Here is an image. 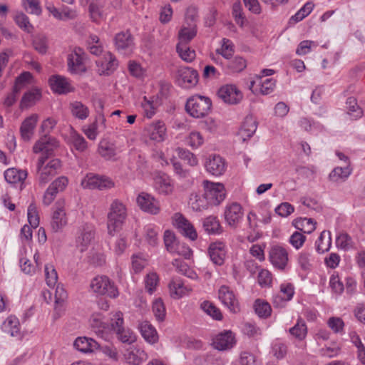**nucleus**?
Wrapping results in <instances>:
<instances>
[{
	"label": "nucleus",
	"instance_id": "f257e3e1",
	"mask_svg": "<svg viewBox=\"0 0 365 365\" xmlns=\"http://www.w3.org/2000/svg\"><path fill=\"white\" fill-rule=\"evenodd\" d=\"M127 215L125 205L119 200H114L107 215V228L110 235L113 236L122 228Z\"/></svg>",
	"mask_w": 365,
	"mask_h": 365
},
{
	"label": "nucleus",
	"instance_id": "f03ea898",
	"mask_svg": "<svg viewBox=\"0 0 365 365\" xmlns=\"http://www.w3.org/2000/svg\"><path fill=\"white\" fill-rule=\"evenodd\" d=\"M60 160L53 158L46 163L43 157L39 158L37 163V180L40 185H45L50 180L57 174L61 168Z\"/></svg>",
	"mask_w": 365,
	"mask_h": 365
},
{
	"label": "nucleus",
	"instance_id": "7ed1b4c3",
	"mask_svg": "<svg viewBox=\"0 0 365 365\" xmlns=\"http://www.w3.org/2000/svg\"><path fill=\"white\" fill-rule=\"evenodd\" d=\"M211 100L202 96H194L189 98L185 104V110L193 118H203L211 109Z\"/></svg>",
	"mask_w": 365,
	"mask_h": 365
},
{
	"label": "nucleus",
	"instance_id": "20e7f679",
	"mask_svg": "<svg viewBox=\"0 0 365 365\" xmlns=\"http://www.w3.org/2000/svg\"><path fill=\"white\" fill-rule=\"evenodd\" d=\"M204 193L210 206L220 205L226 197L225 186L220 182L205 180L202 182Z\"/></svg>",
	"mask_w": 365,
	"mask_h": 365
},
{
	"label": "nucleus",
	"instance_id": "39448f33",
	"mask_svg": "<svg viewBox=\"0 0 365 365\" xmlns=\"http://www.w3.org/2000/svg\"><path fill=\"white\" fill-rule=\"evenodd\" d=\"M90 287L93 292L100 295H106L110 298L118 296L117 288L106 276H98L93 278Z\"/></svg>",
	"mask_w": 365,
	"mask_h": 365
},
{
	"label": "nucleus",
	"instance_id": "423d86ee",
	"mask_svg": "<svg viewBox=\"0 0 365 365\" xmlns=\"http://www.w3.org/2000/svg\"><path fill=\"white\" fill-rule=\"evenodd\" d=\"M175 82L182 88H192L198 82L197 71L187 66H180L175 76Z\"/></svg>",
	"mask_w": 365,
	"mask_h": 365
},
{
	"label": "nucleus",
	"instance_id": "0eeeda50",
	"mask_svg": "<svg viewBox=\"0 0 365 365\" xmlns=\"http://www.w3.org/2000/svg\"><path fill=\"white\" fill-rule=\"evenodd\" d=\"M86 55L82 48L78 47L68 55V69L73 74H81L86 71L84 63Z\"/></svg>",
	"mask_w": 365,
	"mask_h": 365
},
{
	"label": "nucleus",
	"instance_id": "6e6552de",
	"mask_svg": "<svg viewBox=\"0 0 365 365\" xmlns=\"http://www.w3.org/2000/svg\"><path fill=\"white\" fill-rule=\"evenodd\" d=\"M31 78L32 75L31 73L24 72L16 79L12 91L8 93L4 101L3 104L5 107L10 108L16 102L19 93Z\"/></svg>",
	"mask_w": 365,
	"mask_h": 365
},
{
	"label": "nucleus",
	"instance_id": "1a4fd4ad",
	"mask_svg": "<svg viewBox=\"0 0 365 365\" xmlns=\"http://www.w3.org/2000/svg\"><path fill=\"white\" fill-rule=\"evenodd\" d=\"M84 188L100 190L110 189L114 187L113 181L108 177L88 174L81 182Z\"/></svg>",
	"mask_w": 365,
	"mask_h": 365
},
{
	"label": "nucleus",
	"instance_id": "9d476101",
	"mask_svg": "<svg viewBox=\"0 0 365 365\" xmlns=\"http://www.w3.org/2000/svg\"><path fill=\"white\" fill-rule=\"evenodd\" d=\"M95 237V227L93 225L85 223L81 225L77 232L76 244L79 250L86 251Z\"/></svg>",
	"mask_w": 365,
	"mask_h": 365
},
{
	"label": "nucleus",
	"instance_id": "9b49d317",
	"mask_svg": "<svg viewBox=\"0 0 365 365\" xmlns=\"http://www.w3.org/2000/svg\"><path fill=\"white\" fill-rule=\"evenodd\" d=\"M173 225L185 237L195 241L197 233L193 225L182 214L175 213L173 217Z\"/></svg>",
	"mask_w": 365,
	"mask_h": 365
},
{
	"label": "nucleus",
	"instance_id": "f8f14e48",
	"mask_svg": "<svg viewBox=\"0 0 365 365\" xmlns=\"http://www.w3.org/2000/svg\"><path fill=\"white\" fill-rule=\"evenodd\" d=\"M66 202L64 200H58L55 205L53 212L51 226L54 232H58L64 227L68 222L66 212Z\"/></svg>",
	"mask_w": 365,
	"mask_h": 365
},
{
	"label": "nucleus",
	"instance_id": "ddd939ff",
	"mask_svg": "<svg viewBox=\"0 0 365 365\" xmlns=\"http://www.w3.org/2000/svg\"><path fill=\"white\" fill-rule=\"evenodd\" d=\"M51 91L58 95H66L75 91L71 81L61 75H52L48 79Z\"/></svg>",
	"mask_w": 365,
	"mask_h": 365
},
{
	"label": "nucleus",
	"instance_id": "4468645a",
	"mask_svg": "<svg viewBox=\"0 0 365 365\" xmlns=\"http://www.w3.org/2000/svg\"><path fill=\"white\" fill-rule=\"evenodd\" d=\"M58 146L59 142L55 138L48 135H43L34 144L33 150L35 153H43V155H45L43 157L47 160Z\"/></svg>",
	"mask_w": 365,
	"mask_h": 365
},
{
	"label": "nucleus",
	"instance_id": "2eb2a0df",
	"mask_svg": "<svg viewBox=\"0 0 365 365\" xmlns=\"http://www.w3.org/2000/svg\"><path fill=\"white\" fill-rule=\"evenodd\" d=\"M68 184V180L65 176H61L53 180L46 189L43 202L45 205H49L55 199L58 192H63Z\"/></svg>",
	"mask_w": 365,
	"mask_h": 365
},
{
	"label": "nucleus",
	"instance_id": "dca6fc26",
	"mask_svg": "<svg viewBox=\"0 0 365 365\" xmlns=\"http://www.w3.org/2000/svg\"><path fill=\"white\" fill-rule=\"evenodd\" d=\"M205 168L206 171L215 177L222 175L227 170L225 160L219 155H211L205 160Z\"/></svg>",
	"mask_w": 365,
	"mask_h": 365
},
{
	"label": "nucleus",
	"instance_id": "f3484780",
	"mask_svg": "<svg viewBox=\"0 0 365 365\" xmlns=\"http://www.w3.org/2000/svg\"><path fill=\"white\" fill-rule=\"evenodd\" d=\"M269 259L275 268L284 270L289 260L288 252L281 246H273L269 252Z\"/></svg>",
	"mask_w": 365,
	"mask_h": 365
},
{
	"label": "nucleus",
	"instance_id": "a211bd4d",
	"mask_svg": "<svg viewBox=\"0 0 365 365\" xmlns=\"http://www.w3.org/2000/svg\"><path fill=\"white\" fill-rule=\"evenodd\" d=\"M225 219L228 225L231 227H237L243 217V210L238 202H231L226 205L225 210Z\"/></svg>",
	"mask_w": 365,
	"mask_h": 365
},
{
	"label": "nucleus",
	"instance_id": "6ab92c4d",
	"mask_svg": "<svg viewBox=\"0 0 365 365\" xmlns=\"http://www.w3.org/2000/svg\"><path fill=\"white\" fill-rule=\"evenodd\" d=\"M236 344L235 335L231 331L225 330L218 333L212 339V346L219 351H227Z\"/></svg>",
	"mask_w": 365,
	"mask_h": 365
},
{
	"label": "nucleus",
	"instance_id": "aec40b11",
	"mask_svg": "<svg viewBox=\"0 0 365 365\" xmlns=\"http://www.w3.org/2000/svg\"><path fill=\"white\" fill-rule=\"evenodd\" d=\"M116 49L123 55H130L135 47L133 38L128 31H122L115 36Z\"/></svg>",
	"mask_w": 365,
	"mask_h": 365
},
{
	"label": "nucleus",
	"instance_id": "412c9836",
	"mask_svg": "<svg viewBox=\"0 0 365 365\" xmlns=\"http://www.w3.org/2000/svg\"><path fill=\"white\" fill-rule=\"evenodd\" d=\"M217 95L225 103L229 104H237L242 98V93L234 85L222 86L217 92Z\"/></svg>",
	"mask_w": 365,
	"mask_h": 365
},
{
	"label": "nucleus",
	"instance_id": "4be33fe9",
	"mask_svg": "<svg viewBox=\"0 0 365 365\" xmlns=\"http://www.w3.org/2000/svg\"><path fill=\"white\" fill-rule=\"evenodd\" d=\"M219 299L232 312L236 313L239 312V303L235 297L232 290L227 286L222 285L218 291Z\"/></svg>",
	"mask_w": 365,
	"mask_h": 365
},
{
	"label": "nucleus",
	"instance_id": "5701e85b",
	"mask_svg": "<svg viewBox=\"0 0 365 365\" xmlns=\"http://www.w3.org/2000/svg\"><path fill=\"white\" fill-rule=\"evenodd\" d=\"M46 9L50 14L59 21L73 20L77 17L76 11L66 6H62L58 9L53 4L48 3L46 5Z\"/></svg>",
	"mask_w": 365,
	"mask_h": 365
},
{
	"label": "nucleus",
	"instance_id": "b1692460",
	"mask_svg": "<svg viewBox=\"0 0 365 365\" xmlns=\"http://www.w3.org/2000/svg\"><path fill=\"white\" fill-rule=\"evenodd\" d=\"M96 65L100 75H109L116 69L118 61L110 52H107L103 58L96 61Z\"/></svg>",
	"mask_w": 365,
	"mask_h": 365
},
{
	"label": "nucleus",
	"instance_id": "393cba45",
	"mask_svg": "<svg viewBox=\"0 0 365 365\" xmlns=\"http://www.w3.org/2000/svg\"><path fill=\"white\" fill-rule=\"evenodd\" d=\"M123 359L128 365H141L147 359V354L140 348L130 346L125 350Z\"/></svg>",
	"mask_w": 365,
	"mask_h": 365
},
{
	"label": "nucleus",
	"instance_id": "a878e982",
	"mask_svg": "<svg viewBox=\"0 0 365 365\" xmlns=\"http://www.w3.org/2000/svg\"><path fill=\"white\" fill-rule=\"evenodd\" d=\"M294 294V287L291 283L282 284L279 294L273 298V304L275 307H284L293 298Z\"/></svg>",
	"mask_w": 365,
	"mask_h": 365
},
{
	"label": "nucleus",
	"instance_id": "bb28decb",
	"mask_svg": "<svg viewBox=\"0 0 365 365\" xmlns=\"http://www.w3.org/2000/svg\"><path fill=\"white\" fill-rule=\"evenodd\" d=\"M208 253L212 262L216 265L223 264L226 256V247L222 242L211 243L208 248Z\"/></svg>",
	"mask_w": 365,
	"mask_h": 365
},
{
	"label": "nucleus",
	"instance_id": "cd10ccee",
	"mask_svg": "<svg viewBox=\"0 0 365 365\" xmlns=\"http://www.w3.org/2000/svg\"><path fill=\"white\" fill-rule=\"evenodd\" d=\"M136 202L140 208L150 214H157L159 208L156 200L150 194L141 192L138 195Z\"/></svg>",
	"mask_w": 365,
	"mask_h": 365
},
{
	"label": "nucleus",
	"instance_id": "c85d7f7f",
	"mask_svg": "<svg viewBox=\"0 0 365 365\" xmlns=\"http://www.w3.org/2000/svg\"><path fill=\"white\" fill-rule=\"evenodd\" d=\"M38 120L37 114H32L27 117L20 127L21 137L24 141H29L34 133L36 123Z\"/></svg>",
	"mask_w": 365,
	"mask_h": 365
},
{
	"label": "nucleus",
	"instance_id": "c756f323",
	"mask_svg": "<svg viewBox=\"0 0 365 365\" xmlns=\"http://www.w3.org/2000/svg\"><path fill=\"white\" fill-rule=\"evenodd\" d=\"M257 128V122L255 118L252 115H248L245 118L238 135L243 141H245L255 134Z\"/></svg>",
	"mask_w": 365,
	"mask_h": 365
},
{
	"label": "nucleus",
	"instance_id": "7c9ffc66",
	"mask_svg": "<svg viewBox=\"0 0 365 365\" xmlns=\"http://www.w3.org/2000/svg\"><path fill=\"white\" fill-rule=\"evenodd\" d=\"M168 288L170 296L174 299H180L191 291L180 277H173L168 284Z\"/></svg>",
	"mask_w": 365,
	"mask_h": 365
},
{
	"label": "nucleus",
	"instance_id": "2f4dec72",
	"mask_svg": "<svg viewBox=\"0 0 365 365\" xmlns=\"http://www.w3.org/2000/svg\"><path fill=\"white\" fill-rule=\"evenodd\" d=\"M188 205L195 212H202L210 206L205 193L201 195L197 192L190 193Z\"/></svg>",
	"mask_w": 365,
	"mask_h": 365
},
{
	"label": "nucleus",
	"instance_id": "473e14b6",
	"mask_svg": "<svg viewBox=\"0 0 365 365\" xmlns=\"http://www.w3.org/2000/svg\"><path fill=\"white\" fill-rule=\"evenodd\" d=\"M73 346L83 353H91L98 350L100 344L91 338L78 337L73 342Z\"/></svg>",
	"mask_w": 365,
	"mask_h": 365
},
{
	"label": "nucleus",
	"instance_id": "72a5a7b5",
	"mask_svg": "<svg viewBox=\"0 0 365 365\" xmlns=\"http://www.w3.org/2000/svg\"><path fill=\"white\" fill-rule=\"evenodd\" d=\"M197 32V25L195 23H187L184 24L178 33V44H187L196 36Z\"/></svg>",
	"mask_w": 365,
	"mask_h": 365
},
{
	"label": "nucleus",
	"instance_id": "f704fd0d",
	"mask_svg": "<svg viewBox=\"0 0 365 365\" xmlns=\"http://www.w3.org/2000/svg\"><path fill=\"white\" fill-rule=\"evenodd\" d=\"M220 64L225 68L227 73H238L246 68V61L240 56H235L224 62L221 61Z\"/></svg>",
	"mask_w": 365,
	"mask_h": 365
},
{
	"label": "nucleus",
	"instance_id": "c9c22d12",
	"mask_svg": "<svg viewBox=\"0 0 365 365\" xmlns=\"http://www.w3.org/2000/svg\"><path fill=\"white\" fill-rule=\"evenodd\" d=\"M255 86L259 87V92L261 94L268 95L274 91L276 86V81L272 78L263 80L259 77V80L251 81L250 88H254Z\"/></svg>",
	"mask_w": 365,
	"mask_h": 365
},
{
	"label": "nucleus",
	"instance_id": "e433bc0d",
	"mask_svg": "<svg viewBox=\"0 0 365 365\" xmlns=\"http://www.w3.org/2000/svg\"><path fill=\"white\" fill-rule=\"evenodd\" d=\"M176 192L175 180L167 174H161V195L173 198L175 196Z\"/></svg>",
	"mask_w": 365,
	"mask_h": 365
},
{
	"label": "nucleus",
	"instance_id": "4c0bfd02",
	"mask_svg": "<svg viewBox=\"0 0 365 365\" xmlns=\"http://www.w3.org/2000/svg\"><path fill=\"white\" fill-rule=\"evenodd\" d=\"M139 329L142 336L149 343H155L158 339V334L155 328L148 321L141 322Z\"/></svg>",
	"mask_w": 365,
	"mask_h": 365
},
{
	"label": "nucleus",
	"instance_id": "58836bf2",
	"mask_svg": "<svg viewBox=\"0 0 365 365\" xmlns=\"http://www.w3.org/2000/svg\"><path fill=\"white\" fill-rule=\"evenodd\" d=\"M28 173L25 170L9 168L4 172V178L10 184L23 183Z\"/></svg>",
	"mask_w": 365,
	"mask_h": 365
},
{
	"label": "nucleus",
	"instance_id": "ea45409f",
	"mask_svg": "<svg viewBox=\"0 0 365 365\" xmlns=\"http://www.w3.org/2000/svg\"><path fill=\"white\" fill-rule=\"evenodd\" d=\"M145 136L148 144L150 145H156L160 138V121H156L148 125L145 129Z\"/></svg>",
	"mask_w": 365,
	"mask_h": 365
},
{
	"label": "nucleus",
	"instance_id": "a19ab883",
	"mask_svg": "<svg viewBox=\"0 0 365 365\" xmlns=\"http://www.w3.org/2000/svg\"><path fill=\"white\" fill-rule=\"evenodd\" d=\"M2 329L11 336H18L20 335V324L17 317L9 316L6 318L2 325Z\"/></svg>",
	"mask_w": 365,
	"mask_h": 365
},
{
	"label": "nucleus",
	"instance_id": "79ce46f5",
	"mask_svg": "<svg viewBox=\"0 0 365 365\" xmlns=\"http://www.w3.org/2000/svg\"><path fill=\"white\" fill-rule=\"evenodd\" d=\"M289 333L298 341L304 340L307 334V327L304 321L299 317L295 325L289 329Z\"/></svg>",
	"mask_w": 365,
	"mask_h": 365
},
{
	"label": "nucleus",
	"instance_id": "37998d69",
	"mask_svg": "<svg viewBox=\"0 0 365 365\" xmlns=\"http://www.w3.org/2000/svg\"><path fill=\"white\" fill-rule=\"evenodd\" d=\"M202 226L205 231L209 235L220 234L222 228L220 222L215 216H208L203 220Z\"/></svg>",
	"mask_w": 365,
	"mask_h": 365
},
{
	"label": "nucleus",
	"instance_id": "c03bdc74",
	"mask_svg": "<svg viewBox=\"0 0 365 365\" xmlns=\"http://www.w3.org/2000/svg\"><path fill=\"white\" fill-rule=\"evenodd\" d=\"M352 169L349 165L345 167H336L329 173V178L332 182L345 181L351 174Z\"/></svg>",
	"mask_w": 365,
	"mask_h": 365
},
{
	"label": "nucleus",
	"instance_id": "a18cd8bd",
	"mask_svg": "<svg viewBox=\"0 0 365 365\" xmlns=\"http://www.w3.org/2000/svg\"><path fill=\"white\" fill-rule=\"evenodd\" d=\"M331 245V232L329 231H323L316 240V250L319 253H324L328 251Z\"/></svg>",
	"mask_w": 365,
	"mask_h": 365
},
{
	"label": "nucleus",
	"instance_id": "49530a36",
	"mask_svg": "<svg viewBox=\"0 0 365 365\" xmlns=\"http://www.w3.org/2000/svg\"><path fill=\"white\" fill-rule=\"evenodd\" d=\"M41 98V92L34 88L26 92L20 102V108L24 109L33 106Z\"/></svg>",
	"mask_w": 365,
	"mask_h": 365
},
{
	"label": "nucleus",
	"instance_id": "de8ad7c7",
	"mask_svg": "<svg viewBox=\"0 0 365 365\" xmlns=\"http://www.w3.org/2000/svg\"><path fill=\"white\" fill-rule=\"evenodd\" d=\"M314 4L312 1H307L297 13L289 19V24L294 25L307 17L313 10Z\"/></svg>",
	"mask_w": 365,
	"mask_h": 365
},
{
	"label": "nucleus",
	"instance_id": "09e8293b",
	"mask_svg": "<svg viewBox=\"0 0 365 365\" xmlns=\"http://www.w3.org/2000/svg\"><path fill=\"white\" fill-rule=\"evenodd\" d=\"M70 110L72 115L79 120L86 119L90 113L88 108L86 105L77 101L70 103Z\"/></svg>",
	"mask_w": 365,
	"mask_h": 365
},
{
	"label": "nucleus",
	"instance_id": "8fccbe9b",
	"mask_svg": "<svg viewBox=\"0 0 365 365\" xmlns=\"http://www.w3.org/2000/svg\"><path fill=\"white\" fill-rule=\"evenodd\" d=\"M200 308L215 320L221 321L223 319L220 309L210 301H203L200 304Z\"/></svg>",
	"mask_w": 365,
	"mask_h": 365
},
{
	"label": "nucleus",
	"instance_id": "3c124183",
	"mask_svg": "<svg viewBox=\"0 0 365 365\" xmlns=\"http://www.w3.org/2000/svg\"><path fill=\"white\" fill-rule=\"evenodd\" d=\"M176 51L180 58L186 63H191L195 58V50L187 44H177Z\"/></svg>",
	"mask_w": 365,
	"mask_h": 365
},
{
	"label": "nucleus",
	"instance_id": "603ef678",
	"mask_svg": "<svg viewBox=\"0 0 365 365\" xmlns=\"http://www.w3.org/2000/svg\"><path fill=\"white\" fill-rule=\"evenodd\" d=\"M254 308L255 313L261 318H267L271 315V306L264 300L257 299L255 302Z\"/></svg>",
	"mask_w": 365,
	"mask_h": 365
},
{
	"label": "nucleus",
	"instance_id": "864d4df0",
	"mask_svg": "<svg viewBox=\"0 0 365 365\" xmlns=\"http://www.w3.org/2000/svg\"><path fill=\"white\" fill-rule=\"evenodd\" d=\"M70 140L74 148L79 152H84L87 149L86 139L75 130L71 132Z\"/></svg>",
	"mask_w": 365,
	"mask_h": 365
},
{
	"label": "nucleus",
	"instance_id": "5fc2aeb1",
	"mask_svg": "<svg viewBox=\"0 0 365 365\" xmlns=\"http://www.w3.org/2000/svg\"><path fill=\"white\" fill-rule=\"evenodd\" d=\"M346 104L347 108V114L351 115L353 119H357L362 116V110L358 106L356 99L355 98H348Z\"/></svg>",
	"mask_w": 365,
	"mask_h": 365
},
{
	"label": "nucleus",
	"instance_id": "6e6d98bb",
	"mask_svg": "<svg viewBox=\"0 0 365 365\" xmlns=\"http://www.w3.org/2000/svg\"><path fill=\"white\" fill-rule=\"evenodd\" d=\"M163 240L166 250L170 253L174 254L177 251V247L179 245L175 235L172 231L166 230L164 232Z\"/></svg>",
	"mask_w": 365,
	"mask_h": 365
},
{
	"label": "nucleus",
	"instance_id": "4d7b16f0",
	"mask_svg": "<svg viewBox=\"0 0 365 365\" xmlns=\"http://www.w3.org/2000/svg\"><path fill=\"white\" fill-rule=\"evenodd\" d=\"M45 279L46 284L53 288L58 281V274L54 268V266L51 264H46L44 267Z\"/></svg>",
	"mask_w": 365,
	"mask_h": 365
},
{
	"label": "nucleus",
	"instance_id": "13d9d810",
	"mask_svg": "<svg viewBox=\"0 0 365 365\" xmlns=\"http://www.w3.org/2000/svg\"><path fill=\"white\" fill-rule=\"evenodd\" d=\"M131 259L132 267L135 273L141 272L148 263L146 257L142 253L133 255Z\"/></svg>",
	"mask_w": 365,
	"mask_h": 365
},
{
	"label": "nucleus",
	"instance_id": "bf43d9fd",
	"mask_svg": "<svg viewBox=\"0 0 365 365\" xmlns=\"http://www.w3.org/2000/svg\"><path fill=\"white\" fill-rule=\"evenodd\" d=\"M88 48L91 53L98 56L102 53L103 47L102 43L100 42L98 36L96 35L90 36L88 40Z\"/></svg>",
	"mask_w": 365,
	"mask_h": 365
},
{
	"label": "nucleus",
	"instance_id": "052dcab7",
	"mask_svg": "<svg viewBox=\"0 0 365 365\" xmlns=\"http://www.w3.org/2000/svg\"><path fill=\"white\" fill-rule=\"evenodd\" d=\"M14 21L19 28L27 33L32 32L34 26L30 23L29 17L22 12L18 13Z\"/></svg>",
	"mask_w": 365,
	"mask_h": 365
},
{
	"label": "nucleus",
	"instance_id": "680f3d73",
	"mask_svg": "<svg viewBox=\"0 0 365 365\" xmlns=\"http://www.w3.org/2000/svg\"><path fill=\"white\" fill-rule=\"evenodd\" d=\"M98 150L100 155L106 160H110L115 155L113 145L106 141L100 143Z\"/></svg>",
	"mask_w": 365,
	"mask_h": 365
},
{
	"label": "nucleus",
	"instance_id": "e2e57ef3",
	"mask_svg": "<svg viewBox=\"0 0 365 365\" xmlns=\"http://www.w3.org/2000/svg\"><path fill=\"white\" fill-rule=\"evenodd\" d=\"M222 44L220 48L216 50L217 53L222 55L225 61L232 58L234 53V46L232 41L227 38L222 40Z\"/></svg>",
	"mask_w": 365,
	"mask_h": 365
},
{
	"label": "nucleus",
	"instance_id": "0e129e2a",
	"mask_svg": "<svg viewBox=\"0 0 365 365\" xmlns=\"http://www.w3.org/2000/svg\"><path fill=\"white\" fill-rule=\"evenodd\" d=\"M336 247L344 250H348L353 247L354 241L351 236H349L347 233H340L336 239Z\"/></svg>",
	"mask_w": 365,
	"mask_h": 365
},
{
	"label": "nucleus",
	"instance_id": "69168bd1",
	"mask_svg": "<svg viewBox=\"0 0 365 365\" xmlns=\"http://www.w3.org/2000/svg\"><path fill=\"white\" fill-rule=\"evenodd\" d=\"M176 151L178 157L181 160L187 162L189 165L195 166L197 165L198 160L197 157L190 150L181 148H178Z\"/></svg>",
	"mask_w": 365,
	"mask_h": 365
},
{
	"label": "nucleus",
	"instance_id": "338daca9",
	"mask_svg": "<svg viewBox=\"0 0 365 365\" xmlns=\"http://www.w3.org/2000/svg\"><path fill=\"white\" fill-rule=\"evenodd\" d=\"M33 45L38 53L44 54L48 49V39L43 34L36 35L34 38Z\"/></svg>",
	"mask_w": 365,
	"mask_h": 365
},
{
	"label": "nucleus",
	"instance_id": "774afa93",
	"mask_svg": "<svg viewBox=\"0 0 365 365\" xmlns=\"http://www.w3.org/2000/svg\"><path fill=\"white\" fill-rule=\"evenodd\" d=\"M142 106L145 110V115L148 118H151L156 112L158 102L154 101L153 99H148L146 96H144L143 101L142 102Z\"/></svg>",
	"mask_w": 365,
	"mask_h": 365
}]
</instances>
